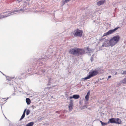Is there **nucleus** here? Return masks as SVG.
Masks as SVG:
<instances>
[{"mask_svg":"<svg viewBox=\"0 0 126 126\" xmlns=\"http://www.w3.org/2000/svg\"><path fill=\"white\" fill-rule=\"evenodd\" d=\"M30 0H17L16 1V2L19 3L21 2L22 3H24V7L23 8H24L27 7V5H29L28 2Z\"/></svg>","mask_w":126,"mask_h":126,"instance_id":"nucleus-6","label":"nucleus"},{"mask_svg":"<svg viewBox=\"0 0 126 126\" xmlns=\"http://www.w3.org/2000/svg\"><path fill=\"white\" fill-rule=\"evenodd\" d=\"M111 77V76H108V78L109 79V78H110Z\"/></svg>","mask_w":126,"mask_h":126,"instance_id":"nucleus-24","label":"nucleus"},{"mask_svg":"<svg viewBox=\"0 0 126 126\" xmlns=\"http://www.w3.org/2000/svg\"><path fill=\"white\" fill-rule=\"evenodd\" d=\"M73 102L72 100H70V103L68 106V108L70 110H71L73 109Z\"/></svg>","mask_w":126,"mask_h":126,"instance_id":"nucleus-9","label":"nucleus"},{"mask_svg":"<svg viewBox=\"0 0 126 126\" xmlns=\"http://www.w3.org/2000/svg\"><path fill=\"white\" fill-rule=\"evenodd\" d=\"M122 82L123 83H126V78L123 80Z\"/></svg>","mask_w":126,"mask_h":126,"instance_id":"nucleus-19","label":"nucleus"},{"mask_svg":"<svg viewBox=\"0 0 126 126\" xmlns=\"http://www.w3.org/2000/svg\"><path fill=\"white\" fill-rule=\"evenodd\" d=\"M30 111L28 110H27L26 111V114L27 115H28L30 113Z\"/></svg>","mask_w":126,"mask_h":126,"instance_id":"nucleus-20","label":"nucleus"},{"mask_svg":"<svg viewBox=\"0 0 126 126\" xmlns=\"http://www.w3.org/2000/svg\"><path fill=\"white\" fill-rule=\"evenodd\" d=\"M2 98L3 99H6V100H7L8 99V98H7V99L6 98Z\"/></svg>","mask_w":126,"mask_h":126,"instance_id":"nucleus-25","label":"nucleus"},{"mask_svg":"<svg viewBox=\"0 0 126 126\" xmlns=\"http://www.w3.org/2000/svg\"><path fill=\"white\" fill-rule=\"evenodd\" d=\"M72 97H73V98H74L75 99H77L79 98L80 96L79 95L75 94L73 95Z\"/></svg>","mask_w":126,"mask_h":126,"instance_id":"nucleus-14","label":"nucleus"},{"mask_svg":"<svg viewBox=\"0 0 126 126\" xmlns=\"http://www.w3.org/2000/svg\"><path fill=\"white\" fill-rule=\"evenodd\" d=\"M78 56H79V55L83 54L85 53V51L83 49L79 48H78Z\"/></svg>","mask_w":126,"mask_h":126,"instance_id":"nucleus-7","label":"nucleus"},{"mask_svg":"<svg viewBox=\"0 0 126 126\" xmlns=\"http://www.w3.org/2000/svg\"><path fill=\"white\" fill-rule=\"evenodd\" d=\"M78 48H71L69 51V53L71 54L74 55H76L77 56L78 53Z\"/></svg>","mask_w":126,"mask_h":126,"instance_id":"nucleus-4","label":"nucleus"},{"mask_svg":"<svg viewBox=\"0 0 126 126\" xmlns=\"http://www.w3.org/2000/svg\"><path fill=\"white\" fill-rule=\"evenodd\" d=\"M122 74H126V71H124L123 72V73H121Z\"/></svg>","mask_w":126,"mask_h":126,"instance_id":"nucleus-21","label":"nucleus"},{"mask_svg":"<svg viewBox=\"0 0 126 126\" xmlns=\"http://www.w3.org/2000/svg\"><path fill=\"white\" fill-rule=\"evenodd\" d=\"M115 118H112L109 119V121L108 122V123H115Z\"/></svg>","mask_w":126,"mask_h":126,"instance_id":"nucleus-11","label":"nucleus"},{"mask_svg":"<svg viewBox=\"0 0 126 126\" xmlns=\"http://www.w3.org/2000/svg\"><path fill=\"white\" fill-rule=\"evenodd\" d=\"M100 122L101 123L102 126H105L107 125V123L103 122L101 121H100Z\"/></svg>","mask_w":126,"mask_h":126,"instance_id":"nucleus-18","label":"nucleus"},{"mask_svg":"<svg viewBox=\"0 0 126 126\" xmlns=\"http://www.w3.org/2000/svg\"><path fill=\"white\" fill-rule=\"evenodd\" d=\"M120 37L119 35H116L113 37L109 41V43L110 46H113L117 44L120 40Z\"/></svg>","mask_w":126,"mask_h":126,"instance_id":"nucleus-1","label":"nucleus"},{"mask_svg":"<svg viewBox=\"0 0 126 126\" xmlns=\"http://www.w3.org/2000/svg\"><path fill=\"white\" fill-rule=\"evenodd\" d=\"M33 124L34 123L33 122H32L27 124L26 126H32Z\"/></svg>","mask_w":126,"mask_h":126,"instance_id":"nucleus-17","label":"nucleus"},{"mask_svg":"<svg viewBox=\"0 0 126 126\" xmlns=\"http://www.w3.org/2000/svg\"><path fill=\"white\" fill-rule=\"evenodd\" d=\"M83 31L81 30L77 29L72 32V34L75 37H81L82 35Z\"/></svg>","mask_w":126,"mask_h":126,"instance_id":"nucleus-2","label":"nucleus"},{"mask_svg":"<svg viewBox=\"0 0 126 126\" xmlns=\"http://www.w3.org/2000/svg\"><path fill=\"white\" fill-rule=\"evenodd\" d=\"M115 123L117 124H121L122 121L119 118H115Z\"/></svg>","mask_w":126,"mask_h":126,"instance_id":"nucleus-10","label":"nucleus"},{"mask_svg":"<svg viewBox=\"0 0 126 126\" xmlns=\"http://www.w3.org/2000/svg\"><path fill=\"white\" fill-rule=\"evenodd\" d=\"M26 110L25 109L24 110V112L23 113L20 119V120H22V119H23L25 115V111H26Z\"/></svg>","mask_w":126,"mask_h":126,"instance_id":"nucleus-15","label":"nucleus"},{"mask_svg":"<svg viewBox=\"0 0 126 126\" xmlns=\"http://www.w3.org/2000/svg\"><path fill=\"white\" fill-rule=\"evenodd\" d=\"M26 101L28 104H29L31 103V100L29 98H26Z\"/></svg>","mask_w":126,"mask_h":126,"instance_id":"nucleus-16","label":"nucleus"},{"mask_svg":"<svg viewBox=\"0 0 126 126\" xmlns=\"http://www.w3.org/2000/svg\"><path fill=\"white\" fill-rule=\"evenodd\" d=\"M119 27H117L114 29L112 30H111L109 31L108 32L106 33H105L103 36V37L104 36H107L109 34H110L112 33L116 30H117L119 28Z\"/></svg>","mask_w":126,"mask_h":126,"instance_id":"nucleus-5","label":"nucleus"},{"mask_svg":"<svg viewBox=\"0 0 126 126\" xmlns=\"http://www.w3.org/2000/svg\"><path fill=\"white\" fill-rule=\"evenodd\" d=\"M70 99H71L72 98H73V97H72V96H70L69 97Z\"/></svg>","mask_w":126,"mask_h":126,"instance_id":"nucleus-22","label":"nucleus"},{"mask_svg":"<svg viewBox=\"0 0 126 126\" xmlns=\"http://www.w3.org/2000/svg\"><path fill=\"white\" fill-rule=\"evenodd\" d=\"M106 1L105 0H101L98 1L97 2V5L99 6L103 5L105 3H106Z\"/></svg>","mask_w":126,"mask_h":126,"instance_id":"nucleus-8","label":"nucleus"},{"mask_svg":"<svg viewBox=\"0 0 126 126\" xmlns=\"http://www.w3.org/2000/svg\"><path fill=\"white\" fill-rule=\"evenodd\" d=\"M102 46L103 47H108L110 46L109 43H108L107 41H106L104 43Z\"/></svg>","mask_w":126,"mask_h":126,"instance_id":"nucleus-13","label":"nucleus"},{"mask_svg":"<svg viewBox=\"0 0 126 126\" xmlns=\"http://www.w3.org/2000/svg\"><path fill=\"white\" fill-rule=\"evenodd\" d=\"M98 72L96 70H92L89 72V75L87 77L84 78L85 80L90 79L92 77L96 75L98 73Z\"/></svg>","mask_w":126,"mask_h":126,"instance_id":"nucleus-3","label":"nucleus"},{"mask_svg":"<svg viewBox=\"0 0 126 126\" xmlns=\"http://www.w3.org/2000/svg\"><path fill=\"white\" fill-rule=\"evenodd\" d=\"M90 95V92L89 91L88 92L87 94L86 95L85 98L87 101L88 102L89 100V96Z\"/></svg>","mask_w":126,"mask_h":126,"instance_id":"nucleus-12","label":"nucleus"},{"mask_svg":"<svg viewBox=\"0 0 126 126\" xmlns=\"http://www.w3.org/2000/svg\"><path fill=\"white\" fill-rule=\"evenodd\" d=\"M86 48H87V50H89V47H87Z\"/></svg>","mask_w":126,"mask_h":126,"instance_id":"nucleus-23","label":"nucleus"}]
</instances>
